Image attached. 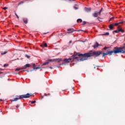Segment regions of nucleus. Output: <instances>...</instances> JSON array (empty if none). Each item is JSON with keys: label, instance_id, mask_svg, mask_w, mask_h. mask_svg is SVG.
<instances>
[{"label": "nucleus", "instance_id": "obj_1", "mask_svg": "<svg viewBox=\"0 0 125 125\" xmlns=\"http://www.w3.org/2000/svg\"><path fill=\"white\" fill-rule=\"evenodd\" d=\"M124 48V47L122 48L115 47L114 48V50L113 51H109L106 53H103L102 57L103 58L104 56H106V55H112L113 53H114V54H117V53H124L125 52V50Z\"/></svg>", "mask_w": 125, "mask_h": 125}, {"label": "nucleus", "instance_id": "obj_2", "mask_svg": "<svg viewBox=\"0 0 125 125\" xmlns=\"http://www.w3.org/2000/svg\"><path fill=\"white\" fill-rule=\"evenodd\" d=\"M103 51H90L88 53H86L84 54V56L86 57H91L93 56L94 57H98V56H100L101 54H102Z\"/></svg>", "mask_w": 125, "mask_h": 125}, {"label": "nucleus", "instance_id": "obj_3", "mask_svg": "<svg viewBox=\"0 0 125 125\" xmlns=\"http://www.w3.org/2000/svg\"><path fill=\"white\" fill-rule=\"evenodd\" d=\"M32 96V94H30L29 93H27L26 94H23L21 95H17L16 97H19V98H15L13 100L11 101V102H14V101H18V100L20 99H22L23 98H30Z\"/></svg>", "mask_w": 125, "mask_h": 125}, {"label": "nucleus", "instance_id": "obj_4", "mask_svg": "<svg viewBox=\"0 0 125 125\" xmlns=\"http://www.w3.org/2000/svg\"><path fill=\"white\" fill-rule=\"evenodd\" d=\"M85 54V53L79 54L78 56H82L83 57L80 59L78 57H75L73 58V60H76L78 61H79V60L80 61H84L85 60H87V58H88L90 57H86L85 56H84Z\"/></svg>", "mask_w": 125, "mask_h": 125}, {"label": "nucleus", "instance_id": "obj_5", "mask_svg": "<svg viewBox=\"0 0 125 125\" xmlns=\"http://www.w3.org/2000/svg\"><path fill=\"white\" fill-rule=\"evenodd\" d=\"M60 61H62V59H54L53 60L49 59L48 61V62H60Z\"/></svg>", "mask_w": 125, "mask_h": 125}, {"label": "nucleus", "instance_id": "obj_6", "mask_svg": "<svg viewBox=\"0 0 125 125\" xmlns=\"http://www.w3.org/2000/svg\"><path fill=\"white\" fill-rule=\"evenodd\" d=\"M71 60H72V58H69L68 59H65L63 60L64 62H62V65H64L65 63H69Z\"/></svg>", "mask_w": 125, "mask_h": 125}, {"label": "nucleus", "instance_id": "obj_7", "mask_svg": "<svg viewBox=\"0 0 125 125\" xmlns=\"http://www.w3.org/2000/svg\"><path fill=\"white\" fill-rule=\"evenodd\" d=\"M68 32H67V34H70L71 33H73L74 31H76V30H74V29L73 28H69L67 29Z\"/></svg>", "mask_w": 125, "mask_h": 125}, {"label": "nucleus", "instance_id": "obj_8", "mask_svg": "<svg viewBox=\"0 0 125 125\" xmlns=\"http://www.w3.org/2000/svg\"><path fill=\"white\" fill-rule=\"evenodd\" d=\"M98 46H101V44H98V42H96V44L93 46V47L95 49L96 47H98Z\"/></svg>", "mask_w": 125, "mask_h": 125}, {"label": "nucleus", "instance_id": "obj_9", "mask_svg": "<svg viewBox=\"0 0 125 125\" xmlns=\"http://www.w3.org/2000/svg\"><path fill=\"white\" fill-rule=\"evenodd\" d=\"M117 29L119 30V32H121V33H125V30L121 28V26H119Z\"/></svg>", "mask_w": 125, "mask_h": 125}, {"label": "nucleus", "instance_id": "obj_10", "mask_svg": "<svg viewBox=\"0 0 125 125\" xmlns=\"http://www.w3.org/2000/svg\"><path fill=\"white\" fill-rule=\"evenodd\" d=\"M92 15L93 17H98V12H95Z\"/></svg>", "mask_w": 125, "mask_h": 125}, {"label": "nucleus", "instance_id": "obj_11", "mask_svg": "<svg viewBox=\"0 0 125 125\" xmlns=\"http://www.w3.org/2000/svg\"><path fill=\"white\" fill-rule=\"evenodd\" d=\"M30 66H31L30 64L27 63L23 67V69H27V67H30Z\"/></svg>", "mask_w": 125, "mask_h": 125}, {"label": "nucleus", "instance_id": "obj_12", "mask_svg": "<svg viewBox=\"0 0 125 125\" xmlns=\"http://www.w3.org/2000/svg\"><path fill=\"white\" fill-rule=\"evenodd\" d=\"M84 9H85V11H86L87 12H88L91 10V8H88L85 7Z\"/></svg>", "mask_w": 125, "mask_h": 125}, {"label": "nucleus", "instance_id": "obj_13", "mask_svg": "<svg viewBox=\"0 0 125 125\" xmlns=\"http://www.w3.org/2000/svg\"><path fill=\"white\" fill-rule=\"evenodd\" d=\"M23 22L25 24H27L28 23V19H24L23 20Z\"/></svg>", "mask_w": 125, "mask_h": 125}, {"label": "nucleus", "instance_id": "obj_14", "mask_svg": "<svg viewBox=\"0 0 125 125\" xmlns=\"http://www.w3.org/2000/svg\"><path fill=\"white\" fill-rule=\"evenodd\" d=\"M41 46L42 47H43V46H44L45 47H47V44H46V43H44L42 45H41Z\"/></svg>", "mask_w": 125, "mask_h": 125}, {"label": "nucleus", "instance_id": "obj_15", "mask_svg": "<svg viewBox=\"0 0 125 125\" xmlns=\"http://www.w3.org/2000/svg\"><path fill=\"white\" fill-rule=\"evenodd\" d=\"M20 70H24V68H23V67L21 68H16L15 71H20Z\"/></svg>", "mask_w": 125, "mask_h": 125}, {"label": "nucleus", "instance_id": "obj_16", "mask_svg": "<svg viewBox=\"0 0 125 125\" xmlns=\"http://www.w3.org/2000/svg\"><path fill=\"white\" fill-rule=\"evenodd\" d=\"M77 23H79V22H80V23H82V22H83V20H82V19H77Z\"/></svg>", "mask_w": 125, "mask_h": 125}, {"label": "nucleus", "instance_id": "obj_17", "mask_svg": "<svg viewBox=\"0 0 125 125\" xmlns=\"http://www.w3.org/2000/svg\"><path fill=\"white\" fill-rule=\"evenodd\" d=\"M109 28L110 30H113V24H110L109 25Z\"/></svg>", "mask_w": 125, "mask_h": 125}, {"label": "nucleus", "instance_id": "obj_18", "mask_svg": "<svg viewBox=\"0 0 125 125\" xmlns=\"http://www.w3.org/2000/svg\"><path fill=\"white\" fill-rule=\"evenodd\" d=\"M49 63V62L47 61V62H44L42 63V65H48Z\"/></svg>", "mask_w": 125, "mask_h": 125}, {"label": "nucleus", "instance_id": "obj_19", "mask_svg": "<svg viewBox=\"0 0 125 125\" xmlns=\"http://www.w3.org/2000/svg\"><path fill=\"white\" fill-rule=\"evenodd\" d=\"M125 21H120L117 22L118 23H119V25H120V24H123V23H124Z\"/></svg>", "mask_w": 125, "mask_h": 125}, {"label": "nucleus", "instance_id": "obj_20", "mask_svg": "<svg viewBox=\"0 0 125 125\" xmlns=\"http://www.w3.org/2000/svg\"><path fill=\"white\" fill-rule=\"evenodd\" d=\"M112 25V26H118V25H119V23H113L111 24Z\"/></svg>", "mask_w": 125, "mask_h": 125}, {"label": "nucleus", "instance_id": "obj_21", "mask_svg": "<svg viewBox=\"0 0 125 125\" xmlns=\"http://www.w3.org/2000/svg\"><path fill=\"white\" fill-rule=\"evenodd\" d=\"M113 34H114V33H120V32H119V29H117V30H114V31H113Z\"/></svg>", "mask_w": 125, "mask_h": 125}, {"label": "nucleus", "instance_id": "obj_22", "mask_svg": "<svg viewBox=\"0 0 125 125\" xmlns=\"http://www.w3.org/2000/svg\"><path fill=\"white\" fill-rule=\"evenodd\" d=\"M7 52H8L7 51H5V52H4L3 53H1V54L2 55H4V54H6V53H7Z\"/></svg>", "mask_w": 125, "mask_h": 125}, {"label": "nucleus", "instance_id": "obj_23", "mask_svg": "<svg viewBox=\"0 0 125 125\" xmlns=\"http://www.w3.org/2000/svg\"><path fill=\"white\" fill-rule=\"evenodd\" d=\"M103 36H109V32H106V33H104L103 34Z\"/></svg>", "mask_w": 125, "mask_h": 125}, {"label": "nucleus", "instance_id": "obj_24", "mask_svg": "<svg viewBox=\"0 0 125 125\" xmlns=\"http://www.w3.org/2000/svg\"><path fill=\"white\" fill-rule=\"evenodd\" d=\"M79 54H79L75 52H74V56H77V55H78L79 56Z\"/></svg>", "mask_w": 125, "mask_h": 125}, {"label": "nucleus", "instance_id": "obj_25", "mask_svg": "<svg viewBox=\"0 0 125 125\" xmlns=\"http://www.w3.org/2000/svg\"><path fill=\"white\" fill-rule=\"evenodd\" d=\"M38 69H41V67H34L33 70H38Z\"/></svg>", "mask_w": 125, "mask_h": 125}, {"label": "nucleus", "instance_id": "obj_26", "mask_svg": "<svg viewBox=\"0 0 125 125\" xmlns=\"http://www.w3.org/2000/svg\"><path fill=\"white\" fill-rule=\"evenodd\" d=\"M98 20H99V21H102V18H101V17H98Z\"/></svg>", "mask_w": 125, "mask_h": 125}, {"label": "nucleus", "instance_id": "obj_27", "mask_svg": "<svg viewBox=\"0 0 125 125\" xmlns=\"http://www.w3.org/2000/svg\"><path fill=\"white\" fill-rule=\"evenodd\" d=\"M115 18V17H112L109 20V22H110V21H112V20H113V19H114Z\"/></svg>", "mask_w": 125, "mask_h": 125}, {"label": "nucleus", "instance_id": "obj_28", "mask_svg": "<svg viewBox=\"0 0 125 125\" xmlns=\"http://www.w3.org/2000/svg\"><path fill=\"white\" fill-rule=\"evenodd\" d=\"M8 8H7V7H4L2 8V9H3V10H6V9H8Z\"/></svg>", "mask_w": 125, "mask_h": 125}, {"label": "nucleus", "instance_id": "obj_29", "mask_svg": "<svg viewBox=\"0 0 125 125\" xmlns=\"http://www.w3.org/2000/svg\"><path fill=\"white\" fill-rule=\"evenodd\" d=\"M15 14L17 17V18H18V19H19V16H18V15H17V14L16 13H15Z\"/></svg>", "mask_w": 125, "mask_h": 125}, {"label": "nucleus", "instance_id": "obj_30", "mask_svg": "<svg viewBox=\"0 0 125 125\" xmlns=\"http://www.w3.org/2000/svg\"><path fill=\"white\" fill-rule=\"evenodd\" d=\"M86 24V22L84 21L83 22L82 25H85Z\"/></svg>", "mask_w": 125, "mask_h": 125}, {"label": "nucleus", "instance_id": "obj_31", "mask_svg": "<svg viewBox=\"0 0 125 125\" xmlns=\"http://www.w3.org/2000/svg\"><path fill=\"white\" fill-rule=\"evenodd\" d=\"M23 3H24V2H23V1H21V2H19V5H20V4H23Z\"/></svg>", "mask_w": 125, "mask_h": 125}, {"label": "nucleus", "instance_id": "obj_32", "mask_svg": "<svg viewBox=\"0 0 125 125\" xmlns=\"http://www.w3.org/2000/svg\"><path fill=\"white\" fill-rule=\"evenodd\" d=\"M108 48H109V47H104V50H106V49H108Z\"/></svg>", "mask_w": 125, "mask_h": 125}, {"label": "nucleus", "instance_id": "obj_33", "mask_svg": "<svg viewBox=\"0 0 125 125\" xmlns=\"http://www.w3.org/2000/svg\"><path fill=\"white\" fill-rule=\"evenodd\" d=\"M7 66H8V64H4L3 65V67H7Z\"/></svg>", "mask_w": 125, "mask_h": 125}, {"label": "nucleus", "instance_id": "obj_34", "mask_svg": "<svg viewBox=\"0 0 125 125\" xmlns=\"http://www.w3.org/2000/svg\"><path fill=\"white\" fill-rule=\"evenodd\" d=\"M36 101H32L31 102V104H35V103H36Z\"/></svg>", "mask_w": 125, "mask_h": 125}, {"label": "nucleus", "instance_id": "obj_35", "mask_svg": "<svg viewBox=\"0 0 125 125\" xmlns=\"http://www.w3.org/2000/svg\"><path fill=\"white\" fill-rule=\"evenodd\" d=\"M25 56L27 57V58H30V57H31V56H30L28 55H25Z\"/></svg>", "mask_w": 125, "mask_h": 125}, {"label": "nucleus", "instance_id": "obj_36", "mask_svg": "<svg viewBox=\"0 0 125 125\" xmlns=\"http://www.w3.org/2000/svg\"><path fill=\"white\" fill-rule=\"evenodd\" d=\"M35 66H36V64L33 63V68H35Z\"/></svg>", "mask_w": 125, "mask_h": 125}, {"label": "nucleus", "instance_id": "obj_37", "mask_svg": "<svg viewBox=\"0 0 125 125\" xmlns=\"http://www.w3.org/2000/svg\"><path fill=\"white\" fill-rule=\"evenodd\" d=\"M74 8L75 9H78V8L77 7H75V6L74 7Z\"/></svg>", "mask_w": 125, "mask_h": 125}, {"label": "nucleus", "instance_id": "obj_38", "mask_svg": "<svg viewBox=\"0 0 125 125\" xmlns=\"http://www.w3.org/2000/svg\"><path fill=\"white\" fill-rule=\"evenodd\" d=\"M98 13V14H99V15H101V11H99V13Z\"/></svg>", "mask_w": 125, "mask_h": 125}, {"label": "nucleus", "instance_id": "obj_39", "mask_svg": "<svg viewBox=\"0 0 125 125\" xmlns=\"http://www.w3.org/2000/svg\"><path fill=\"white\" fill-rule=\"evenodd\" d=\"M78 31H81V32H84V30H82V29L79 30Z\"/></svg>", "mask_w": 125, "mask_h": 125}, {"label": "nucleus", "instance_id": "obj_40", "mask_svg": "<svg viewBox=\"0 0 125 125\" xmlns=\"http://www.w3.org/2000/svg\"><path fill=\"white\" fill-rule=\"evenodd\" d=\"M19 106H20V105H19V104L17 105H16V108H19Z\"/></svg>", "mask_w": 125, "mask_h": 125}, {"label": "nucleus", "instance_id": "obj_41", "mask_svg": "<svg viewBox=\"0 0 125 125\" xmlns=\"http://www.w3.org/2000/svg\"><path fill=\"white\" fill-rule=\"evenodd\" d=\"M44 35H46V34H48V32L43 33Z\"/></svg>", "mask_w": 125, "mask_h": 125}, {"label": "nucleus", "instance_id": "obj_42", "mask_svg": "<svg viewBox=\"0 0 125 125\" xmlns=\"http://www.w3.org/2000/svg\"><path fill=\"white\" fill-rule=\"evenodd\" d=\"M102 9H103V8H102L101 9L100 11H101V12H102Z\"/></svg>", "mask_w": 125, "mask_h": 125}, {"label": "nucleus", "instance_id": "obj_43", "mask_svg": "<svg viewBox=\"0 0 125 125\" xmlns=\"http://www.w3.org/2000/svg\"><path fill=\"white\" fill-rule=\"evenodd\" d=\"M49 68H50V69H53V67H52L51 66H50Z\"/></svg>", "mask_w": 125, "mask_h": 125}, {"label": "nucleus", "instance_id": "obj_44", "mask_svg": "<svg viewBox=\"0 0 125 125\" xmlns=\"http://www.w3.org/2000/svg\"><path fill=\"white\" fill-rule=\"evenodd\" d=\"M69 43H72V41H70L69 42Z\"/></svg>", "mask_w": 125, "mask_h": 125}, {"label": "nucleus", "instance_id": "obj_45", "mask_svg": "<svg viewBox=\"0 0 125 125\" xmlns=\"http://www.w3.org/2000/svg\"><path fill=\"white\" fill-rule=\"evenodd\" d=\"M0 101H3V100L0 99Z\"/></svg>", "mask_w": 125, "mask_h": 125}, {"label": "nucleus", "instance_id": "obj_46", "mask_svg": "<svg viewBox=\"0 0 125 125\" xmlns=\"http://www.w3.org/2000/svg\"><path fill=\"white\" fill-rule=\"evenodd\" d=\"M1 70H2V68H0V71H1Z\"/></svg>", "mask_w": 125, "mask_h": 125}, {"label": "nucleus", "instance_id": "obj_47", "mask_svg": "<svg viewBox=\"0 0 125 125\" xmlns=\"http://www.w3.org/2000/svg\"><path fill=\"white\" fill-rule=\"evenodd\" d=\"M0 74H2V72H0Z\"/></svg>", "mask_w": 125, "mask_h": 125}, {"label": "nucleus", "instance_id": "obj_48", "mask_svg": "<svg viewBox=\"0 0 125 125\" xmlns=\"http://www.w3.org/2000/svg\"><path fill=\"white\" fill-rule=\"evenodd\" d=\"M73 1H74L75 0H72Z\"/></svg>", "mask_w": 125, "mask_h": 125}]
</instances>
